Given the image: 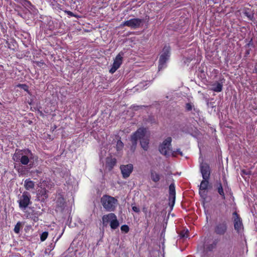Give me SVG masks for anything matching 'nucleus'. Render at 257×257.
Wrapping results in <instances>:
<instances>
[{
    "label": "nucleus",
    "instance_id": "1",
    "mask_svg": "<svg viewBox=\"0 0 257 257\" xmlns=\"http://www.w3.org/2000/svg\"><path fill=\"white\" fill-rule=\"evenodd\" d=\"M101 203L107 211L111 212L115 209L117 200L113 197L104 195L101 198Z\"/></svg>",
    "mask_w": 257,
    "mask_h": 257
},
{
    "label": "nucleus",
    "instance_id": "2",
    "mask_svg": "<svg viewBox=\"0 0 257 257\" xmlns=\"http://www.w3.org/2000/svg\"><path fill=\"white\" fill-rule=\"evenodd\" d=\"M102 221L103 226H106L109 222L111 228L113 230L117 229L119 226L117 216L113 213L104 215L102 217Z\"/></svg>",
    "mask_w": 257,
    "mask_h": 257
},
{
    "label": "nucleus",
    "instance_id": "3",
    "mask_svg": "<svg viewBox=\"0 0 257 257\" xmlns=\"http://www.w3.org/2000/svg\"><path fill=\"white\" fill-rule=\"evenodd\" d=\"M146 132V128L140 127L132 135L131 138L132 145L130 147V150L132 152H135L136 149L139 138L145 135Z\"/></svg>",
    "mask_w": 257,
    "mask_h": 257
},
{
    "label": "nucleus",
    "instance_id": "4",
    "mask_svg": "<svg viewBox=\"0 0 257 257\" xmlns=\"http://www.w3.org/2000/svg\"><path fill=\"white\" fill-rule=\"evenodd\" d=\"M172 139L171 137H168L166 139H165L163 142L160 144L159 146V151L160 153L166 156H169V153L171 150V143Z\"/></svg>",
    "mask_w": 257,
    "mask_h": 257
},
{
    "label": "nucleus",
    "instance_id": "5",
    "mask_svg": "<svg viewBox=\"0 0 257 257\" xmlns=\"http://www.w3.org/2000/svg\"><path fill=\"white\" fill-rule=\"evenodd\" d=\"M31 199V196L30 193L27 191H24L18 201L19 208L21 210H25L29 205L32 204Z\"/></svg>",
    "mask_w": 257,
    "mask_h": 257
},
{
    "label": "nucleus",
    "instance_id": "6",
    "mask_svg": "<svg viewBox=\"0 0 257 257\" xmlns=\"http://www.w3.org/2000/svg\"><path fill=\"white\" fill-rule=\"evenodd\" d=\"M170 55V47L165 45L163 49L162 54L160 55L159 60L158 69L159 70L164 68Z\"/></svg>",
    "mask_w": 257,
    "mask_h": 257
},
{
    "label": "nucleus",
    "instance_id": "7",
    "mask_svg": "<svg viewBox=\"0 0 257 257\" xmlns=\"http://www.w3.org/2000/svg\"><path fill=\"white\" fill-rule=\"evenodd\" d=\"M227 223L225 220L217 222L214 227V232L218 235H224L227 230Z\"/></svg>",
    "mask_w": 257,
    "mask_h": 257
},
{
    "label": "nucleus",
    "instance_id": "8",
    "mask_svg": "<svg viewBox=\"0 0 257 257\" xmlns=\"http://www.w3.org/2000/svg\"><path fill=\"white\" fill-rule=\"evenodd\" d=\"M232 215L234 229L236 232L240 233L243 228L242 219L236 211L232 213Z\"/></svg>",
    "mask_w": 257,
    "mask_h": 257
},
{
    "label": "nucleus",
    "instance_id": "9",
    "mask_svg": "<svg viewBox=\"0 0 257 257\" xmlns=\"http://www.w3.org/2000/svg\"><path fill=\"white\" fill-rule=\"evenodd\" d=\"M143 23V19L139 18H134L124 22L123 25L130 27L133 29H136L140 28L142 25Z\"/></svg>",
    "mask_w": 257,
    "mask_h": 257
},
{
    "label": "nucleus",
    "instance_id": "10",
    "mask_svg": "<svg viewBox=\"0 0 257 257\" xmlns=\"http://www.w3.org/2000/svg\"><path fill=\"white\" fill-rule=\"evenodd\" d=\"M66 206V201L62 193L57 194L56 200V211L62 212Z\"/></svg>",
    "mask_w": 257,
    "mask_h": 257
},
{
    "label": "nucleus",
    "instance_id": "11",
    "mask_svg": "<svg viewBox=\"0 0 257 257\" xmlns=\"http://www.w3.org/2000/svg\"><path fill=\"white\" fill-rule=\"evenodd\" d=\"M169 206L171 207H173L174 205L176 199V191H175V186L174 183H171L169 188Z\"/></svg>",
    "mask_w": 257,
    "mask_h": 257
},
{
    "label": "nucleus",
    "instance_id": "12",
    "mask_svg": "<svg viewBox=\"0 0 257 257\" xmlns=\"http://www.w3.org/2000/svg\"><path fill=\"white\" fill-rule=\"evenodd\" d=\"M120 169L122 177L124 179L128 178L133 170V165L131 164L122 165L120 166Z\"/></svg>",
    "mask_w": 257,
    "mask_h": 257
},
{
    "label": "nucleus",
    "instance_id": "13",
    "mask_svg": "<svg viewBox=\"0 0 257 257\" xmlns=\"http://www.w3.org/2000/svg\"><path fill=\"white\" fill-rule=\"evenodd\" d=\"M24 154L29 155L30 156H33V154L32 152L29 149L26 150H18L17 149L14 156L13 157V159L14 161L16 162H19L21 159V156H22Z\"/></svg>",
    "mask_w": 257,
    "mask_h": 257
},
{
    "label": "nucleus",
    "instance_id": "14",
    "mask_svg": "<svg viewBox=\"0 0 257 257\" xmlns=\"http://www.w3.org/2000/svg\"><path fill=\"white\" fill-rule=\"evenodd\" d=\"M200 171L203 179L209 180L210 176V168L207 163L202 164L200 165Z\"/></svg>",
    "mask_w": 257,
    "mask_h": 257
},
{
    "label": "nucleus",
    "instance_id": "15",
    "mask_svg": "<svg viewBox=\"0 0 257 257\" xmlns=\"http://www.w3.org/2000/svg\"><path fill=\"white\" fill-rule=\"evenodd\" d=\"M116 159L115 158H112L111 156L107 157L106 158L105 161V168L109 171H111L114 167L116 164Z\"/></svg>",
    "mask_w": 257,
    "mask_h": 257
},
{
    "label": "nucleus",
    "instance_id": "16",
    "mask_svg": "<svg viewBox=\"0 0 257 257\" xmlns=\"http://www.w3.org/2000/svg\"><path fill=\"white\" fill-rule=\"evenodd\" d=\"M242 12L243 15L247 18L248 20L252 21L254 24L257 23L254 17V13L250 9L244 8L243 9Z\"/></svg>",
    "mask_w": 257,
    "mask_h": 257
},
{
    "label": "nucleus",
    "instance_id": "17",
    "mask_svg": "<svg viewBox=\"0 0 257 257\" xmlns=\"http://www.w3.org/2000/svg\"><path fill=\"white\" fill-rule=\"evenodd\" d=\"M124 54V52L120 51L115 57L112 65L118 68H119L122 63V60Z\"/></svg>",
    "mask_w": 257,
    "mask_h": 257
},
{
    "label": "nucleus",
    "instance_id": "18",
    "mask_svg": "<svg viewBox=\"0 0 257 257\" xmlns=\"http://www.w3.org/2000/svg\"><path fill=\"white\" fill-rule=\"evenodd\" d=\"M139 139L140 140V145L141 147L144 151H148L149 149V139L146 137V134L144 135L141 138H139Z\"/></svg>",
    "mask_w": 257,
    "mask_h": 257
},
{
    "label": "nucleus",
    "instance_id": "19",
    "mask_svg": "<svg viewBox=\"0 0 257 257\" xmlns=\"http://www.w3.org/2000/svg\"><path fill=\"white\" fill-rule=\"evenodd\" d=\"M215 189L220 195L222 200L225 199V195L223 188L222 184L220 181H217L216 184L215 185Z\"/></svg>",
    "mask_w": 257,
    "mask_h": 257
},
{
    "label": "nucleus",
    "instance_id": "20",
    "mask_svg": "<svg viewBox=\"0 0 257 257\" xmlns=\"http://www.w3.org/2000/svg\"><path fill=\"white\" fill-rule=\"evenodd\" d=\"M218 242L217 239H214L211 243H207L204 246V250L206 252L212 251L217 247Z\"/></svg>",
    "mask_w": 257,
    "mask_h": 257
},
{
    "label": "nucleus",
    "instance_id": "21",
    "mask_svg": "<svg viewBox=\"0 0 257 257\" xmlns=\"http://www.w3.org/2000/svg\"><path fill=\"white\" fill-rule=\"evenodd\" d=\"M48 197V191L45 188H41L39 191V197L40 199L42 201H44Z\"/></svg>",
    "mask_w": 257,
    "mask_h": 257
},
{
    "label": "nucleus",
    "instance_id": "22",
    "mask_svg": "<svg viewBox=\"0 0 257 257\" xmlns=\"http://www.w3.org/2000/svg\"><path fill=\"white\" fill-rule=\"evenodd\" d=\"M24 187L27 190H31L34 188L35 183L30 179H26L24 182Z\"/></svg>",
    "mask_w": 257,
    "mask_h": 257
},
{
    "label": "nucleus",
    "instance_id": "23",
    "mask_svg": "<svg viewBox=\"0 0 257 257\" xmlns=\"http://www.w3.org/2000/svg\"><path fill=\"white\" fill-rule=\"evenodd\" d=\"M211 90L216 92H220L222 90L223 84L221 83L216 82L212 84Z\"/></svg>",
    "mask_w": 257,
    "mask_h": 257
},
{
    "label": "nucleus",
    "instance_id": "24",
    "mask_svg": "<svg viewBox=\"0 0 257 257\" xmlns=\"http://www.w3.org/2000/svg\"><path fill=\"white\" fill-rule=\"evenodd\" d=\"M209 180L208 179H203L200 183V188H199V194H201V191H205L208 189V186L209 185Z\"/></svg>",
    "mask_w": 257,
    "mask_h": 257
},
{
    "label": "nucleus",
    "instance_id": "25",
    "mask_svg": "<svg viewBox=\"0 0 257 257\" xmlns=\"http://www.w3.org/2000/svg\"><path fill=\"white\" fill-rule=\"evenodd\" d=\"M32 157V156L24 154L22 156H21L19 162L24 165H27L30 162L29 158H31Z\"/></svg>",
    "mask_w": 257,
    "mask_h": 257
},
{
    "label": "nucleus",
    "instance_id": "26",
    "mask_svg": "<svg viewBox=\"0 0 257 257\" xmlns=\"http://www.w3.org/2000/svg\"><path fill=\"white\" fill-rule=\"evenodd\" d=\"M6 43L7 44L8 47L9 49L15 50L16 48L17 43L14 40H11L10 41H7Z\"/></svg>",
    "mask_w": 257,
    "mask_h": 257
},
{
    "label": "nucleus",
    "instance_id": "27",
    "mask_svg": "<svg viewBox=\"0 0 257 257\" xmlns=\"http://www.w3.org/2000/svg\"><path fill=\"white\" fill-rule=\"evenodd\" d=\"M151 177L152 181L156 183L158 182L160 179V175L155 172H151Z\"/></svg>",
    "mask_w": 257,
    "mask_h": 257
},
{
    "label": "nucleus",
    "instance_id": "28",
    "mask_svg": "<svg viewBox=\"0 0 257 257\" xmlns=\"http://www.w3.org/2000/svg\"><path fill=\"white\" fill-rule=\"evenodd\" d=\"M123 143L122 142V141L120 140V138L117 141L116 145V150L117 151H120L122 150L123 148Z\"/></svg>",
    "mask_w": 257,
    "mask_h": 257
},
{
    "label": "nucleus",
    "instance_id": "29",
    "mask_svg": "<svg viewBox=\"0 0 257 257\" xmlns=\"http://www.w3.org/2000/svg\"><path fill=\"white\" fill-rule=\"evenodd\" d=\"M17 87H19L22 89H23L24 91L28 92L29 94L30 93L29 90V86L26 84H18L16 85Z\"/></svg>",
    "mask_w": 257,
    "mask_h": 257
},
{
    "label": "nucleus",
    "instance_id": "30",
    "mask_svg": "<svg viewBox=\"0 0 257 257\" xmlns=\"http://www.w3.org/2000/svg\"><path fill=\"white\" fill-rule=\"evenodd\" d=\"M171 155L173 157H176L177 155V154L180 155V156H183V153L181 151L180 149H177L175 151H171Z\"/></svg>",
    "mask_w": 257,
    "mask_h": 257
},
{
    "label": "nucleus",
    "instance_id": "31",
    "mask_svg": "<svg viewBox=\"0 0 257 257\" xmlns=\"http://www.w3.org/2000/svg\"><path fill=\"white\" fill-rule=\"evenodd\" d=\"M48 236V232L47 231L43 232L40 235V240L41 241H44Z\"/></svg>",
    "mask_w": 257,
    "mask_h": 257
},
{
    "label": "nucleus",
    "instance_id": "32",
    "mask_svg": "<svg viewBox=\"0 0 257 257\" xmlns=\"http://www.w3.org/2000/svg\"><path fill=\"white\" fill-rule=\"evenodd\" d=\"M121 231L125 233H127L129 231L130 228L127 225H122L120 227Z\"/></svg>",
    "mask_w": 257,
    "mask_h": 257
},
{
    "label": "nucleus",
    "instance_id": "33",
    "mask_svg": "<svg viewBox=\"0 0 257 257\" xmlns=\"http://www.w3.org/2000/svg\"><path fill=\"white\" fill-rule=\"evenodd\" d=\"M20 223L18 222L14 227V232L16 233H19L20 230Z\"/></svg>",
    "mask_w": 257,
    "mask_h": 257
},
{
    "label": "nucleus",
    "instance_id": "34",
    "mask_svg": "<svg viewBox=\"0 0 257 257\" xmlns=\"http://www.w3.org/2000/svg\"><path fill=\"white\" fill-rule=\"evenodd\" d=\"M185 108L187 111H191L193 108V105L191 103H187L186 104Z\"/></svg>",
    "mask_w": 257,
    "mask_h": 257
},
{
    "label": "nucleus",
    "instance_id": "35",
    "mask_svg": "<svg viewBox=\"0 0 257 257\" xmlns=\"http://www.w3.org/2000/svg\"><path fill=\"white\" fill-rule=\"evenodd\" d=\"M119 68L116 67L115 66H114L112 65L111 68L109 70V72L111 74L114 73Z\"/></svg>",
    "mask_w": 257,
    "mask_h": 257
},
{
    "label": "nucleus",
    "instance_id": "36",
    "mask_svg": "<svg viewBox=\"0 0 257 257\" xmlns=\"http://www.w3.org/2000/svg\"><path fill=\"white\" fill-rule=\"evenodd\" d=\"M15 168L17 170L19 173H23V168L22 166H19L18 167H17L16 166H15Z\"/></svg>",
    "mask_w": 257,
    "mask_h": 257
},
{
    "label": "nucleus",
    "instance_id": "37",
    "mask_svg": "<svg viewBox=\"0 0 257 257\" xmlns=\"http://www.w3.org/2000/svg\"><path fill=\"white\" fill-rule=\"evenodd\" d=\"M36 63L37 65L39 67H42L43 66L45 65V63L43 61H37L36 62Z\"/></svg>",
    "mask_w": 257,
    "mask_h": 257
},
{
    "label": "nucleus",
    "instance_id": "38",
    "mask_svg": "<svg viewBox=\"0 0 257 257\" xmlns=\"http://www.w3.org/2000/svg\"><path fill=\"white\" fill-rule=\"evenodd\" d=\"M146 106L145 105H141V106H138V105H133V108L135 110H138L139 109V108H143V107H146Z\"/></svg>",
    "mask_w": 257,
    "mask_h": 257
},
{
    "label": "nucleus",
    "instance_id": "39",
    "mask_svg": "<svg viewBox=\"0 0 257 257\" xmlns=\"http://www.w3.org/2000/svg\"><path fill=\"white\" fill-rule=\"evenodd\" d=\"M132 209L134 212L137 213H139L140 211L139 208L137 206H133Z\"/></svg>",
    "mask_w": 257,
    "mask_h": 257
},
{
    "label": "nucleus",
    "instance_id": "40",
    "mask_svg": "<svg viewBox=\"0 0 257 257\" xmlns=\"http://www.w3.org/2000/svg\"><path fill=\"white\" fill-rule=\"evenodd\" d=\"M65 12L68 15L71 17L75 16L74 14L71 11H65Z\"/></svg>",
    "mask_w": 257,
    "mask_h": 257
},
{
    "label": "nucleus",
    "instance_id": "41",
    "mask_svg": "<svg viewBox=\"0 0 257 257\" xmlns=\"http://www.w3.org/2000/svg\"><path fill=\"white\" fill-rule=\"evenodd\" d=\"M250 54V50H246L245 52V56H247Z\"/></svg>",
    "mask_w": 257,
    "mask_h": 257
},
{
    "label": "nucleus",
    "instance_id": "42",
    "mask_svg": "<svg viewBox=\"0 0 257 257\" xmlns=\"http://www.w3.org/2000/svg\"><path fill=\"white\" fill-rule=\"evenodd\" d=\"M242 173L243 174H245V175H249L250 173L247 172L245 170H243L241 171Z\"/></svg>",
    "mask_w": 257,
    "mask_h": 257
},
{
    "label": "nucleus",
    "instance_id": "43",
    "mask_svg": "<svg viewBox=\"0 0 257 257\" xmlns=\"http://www.w3.org/2000/svg\"><path fill=\"white\" fill-rule=\"evenodd\" d=\"M251 42H252V40H251L249 41V42L248 43H247V44L245 45V47H248V46H249L251 45Z\"/></svg>",
    "mask_w": 257,
    "mask_h": 257
},
{
    "label": "nucleus",
    "instance_id": "44",
    "mask_svg": "<svg viewBox=\"0 0 257 257\" xmlns=\"http://www.w3.org/2000/svg\"><path fill=\"white\" fill-rule=\"evenodd\" d=\"M223 182H224V185H225V184H226V185H227V180H226V179H224L223 180Z\"/></svg>",
    "mask_w": 257,
    "mask_h": 257
},
{
    "label": "nucleus",
    "instance_id": "45",
    "mask_svg": "<svg viewBox=\"0 0 257 257\" xmlns=\"http://www.w3.org/2000/svg\"><path fill=\"white\" fill-rule=\"evenodd\" d=\"M194 110L195 112H197V113H198V112H199V110L198 109H197V108H194Z\"/></svg>",
    "mask_w": 257,
    "mask_h": 257
}]
</instances>
